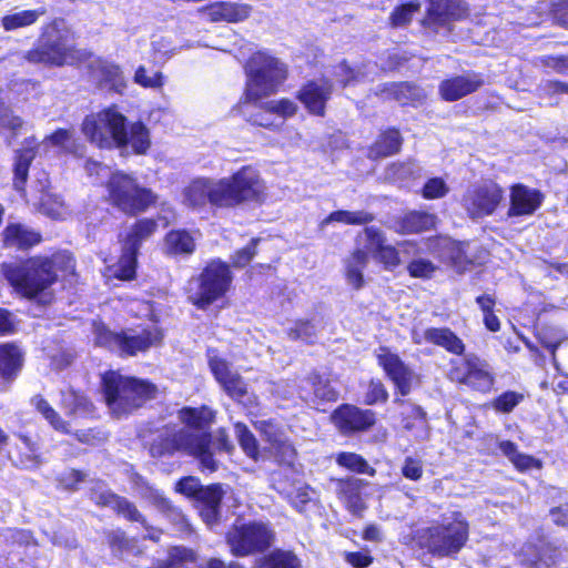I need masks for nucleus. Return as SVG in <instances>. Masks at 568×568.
I'll return each mask as SVG.
<instances>
[{
	"mask_svg": "<svg viewBox=\"0 0 568 568\" xmlns=\"http://www.w3.org/2000/svg\"><path fill=\"white\" fill-rule=\"evenodd\" d=\"M232 274L227 264L212 261L202 273L189 282V300L199 308H206L230 288Z\"/></svg>",
	"mask_w": 568,
	"mask_h": 568,
	"instance_id": "9b49d317",
	"label": "nucleus"
},
{
	"mask_svg": "<svg viewBox=\"0 0 568 568\" xmlns=\"http://www.w3.org/2000/svg\"><path fill=\"white\" fill-rule=\"evenodd\" d=\"M23 356L20 349L11 344L0 345V376L3 381L13 379L22 367Z\"/></svg>",
	"mask_w": 568,
	"mask_h": 568,
	"instance_id": "e433bc0d",
	"label": "nucleus"
},
{
	"mask_svg": "<svg viewBox=\"0 0 568 568\" xmlns=\"http://www.w3.org/2000/svg\"><path fill=\"white\" fill-rule=\"evenodd\" d=\"M483 84L480 74L468 72L442 81L438 91L443 100L452 102L477 91Z\"/></svg>",
	"mask_w": 568,
	"mask_h": 568,
	"instance_id": "5701e85b",
	"label": "nucleus"
},
{
	"mask_svg": "<svg viewBox=\"0 0 568 568\" xmlns=\"http://www.w3.org/2000/svg\"><path fill=\"white\" fill-rule=\"evenodd\" d=\"M373 220V214L365 211H335L323 221V224H327L331 222H339L344 224L362 225L367 224Z\"/></svg>",
	"mask_w": 568,
	"mask_h": 568,
	"instance_id": "09e8293b",
	"label": "nucleus"
},
{
	"mask_svg": "<svg viewBox=\"0 0 568 568\" xmlns=\"http://www.w3.org/2000/svg\"><path fill=\"white\" fill-rule=\"evenodd\" d=\"M179 418L185 425V428L155 442L151 447L152 455L162 456L182 452L199 458L205 469L216 470L217 463L210 449V427L214 419L213 410L205 406L200 408L185 407L179 412Z\"/></svg>",
	"mask_w": 568,
	"mask_h": 568,
	"instance_id": "f257e3e1",
	"label": "nucleus"
},
{
	"mask_svg": "<svg viewBox=\"0 0 568 568\" xmlns=\"http://www.w3.org/2000/svg\"><path fill=\"white\" fill-rule=\"evenodd\" d=\"M253 568H301V561L292 551L276 549L257 559Z\"/></svg>",
	"mask_w": 568,
	"mask_h": 568,
	"instance_id": "a19ab883",
	"label": "nucleus"
},
{
	"mask_svg": "<svg viewBox=\"0 0 568 568\" xmlns=\"http://www.w3.org/2000/svg\"><path fill=\"white\" fill-rule=\"evenodd\" d=\"M305 383L312 387L315 398L322 402H335L338 392L331 385L329 381L323 378L318 373H311Z\"/></svg>",
	"mask_w": 568,
	"mask_h": 568,
	"instance_id": "c03bdc74",
	"label": "nucleus"
},
{
	"mask_svg": "<svg viewBox=\"0 0 568 568\" xmlns=\"http://www.w3.org/2000/svg\"><path fill=\"white\" fill-rule=\"evenodd\" d=\"M545 195L525 184H514L509 190L508 216H531L541 206Z\"/></svg>",
	"mask_w": 568,
	"mask_h": 568,
	"instance_id": "aec40b11",
	"label": "nucleus"
},
{
	"mask_svg": "<svg viewBox=\"0 0 568 568\" xmlns=\"http://www.w3.org/2000/svg\"><path fill=\"white\" fill-rule=\"evenodd\" d=\"M182 203L193 210H200L207 204L223 207L220 179L195 178L182 190Z\"/></svg>",
	"mask_w": 568,
	"mask_h": 568,
	"instance_id": "dca6fc26",
	"label": "nucleus"
},
{
	"mask_svg": "<svg viewBox=\"0 0 568 568\" xmlns=\"http://www.w3.org/2000/svg\"><path fill=\"white\" fill-rule=\"evenodd\" d=\"M503 200V187L494 181H485L469 186L460 203L469 219L479 220L494 214Z\"/></svg>",
	"mask_w": 568,
	"mask_h": 568,
	"instance_id": "4468645a",
	"label": "nucleus"
},
{
	"mask_svg": "<svg viewBox=\"0 0 568 568\" xmlns=\"http://www.w3.org/2000/svg\"><path fill=\"white\" fill-rule=\"evenodd\" d=\"M126 118L116 108H106L88 114L81 123V132L94 146L113 150L125 143Z\"/></svg>",
	"mask_w": 568,
	"mask_h": 568,
	"instance_id": "423d86ee",
	"label": "nucleus"
},
{
	"mask_svg": "<svg viewBox=\"0 0 568 568\" xmlns=\"http://www.w3.org/2000/svg\"><path fill=\"white\" fill-rule=\"evenodd\" d=\"M376 357L378 365L384 369L402 396L408 395L413 387L419 383L418 375L389 348L379 347L376 351Z\"/></svg>",
	"mask_w": 568,
	"mask_h": 568,
	"instance_id": "f3484780",
	"label": "nucleus"
},
{
	"mask_svg": "<svg viewBox=\"0 0 568 568\" xmlns=\"http://www.w3.org/2000/svg\"><path fill=\"white\" fill-rule=\"evenodd\" d=\"M428 250L440 260L449 262L458 272H464L470 264L465 253V245L450 239L438 237L432 240Z\"/></svg>",
	"mask_w": 568,
	"mask_h": 568,
	"instance_id": "393cba45",
	"label": "nucleus"
},
{
	"mask_svg": "<svg viewBox=\"0 0 568 568\" xmlns=\"http://www.w3.org/2000/svg\"><path fill=\"white\" fill-rule=\"evenodd\" d=\"M224 491L221 485H210L200 489L196 499L202 506H220Z\"/></svg>",
	"mask_w": 568,
	"mask_h": 568,
	"instance_id": "bf43d9fd",
	"label": "nucleus"
},
{
	"mask_svg": "<svg viewBox=\"0 0 568 568\" xmlns=\"http://www.w3.org/2000/svg\"><path fill=\"white\" fill-rule=\"evenodd\" d=\"M403 139L398 131L388 130L384 132L371 148V158H384L397 153L400 150Z\"/></svg>",
	"mask_w": 568,
	"mask_h": 568,
	"instance_id": "79ce46f5",
	"label": "nucleus"
},
{
	"mask_svg": "<svg viewBox=\"0 0 568 568\" xmlns=\"http://www.w3.org/2000/svg\"><path fill=\"white\" fill-rule=\"evenodd\" d=\"M468 538V524L460 514L444 518L443 524L429 530V549L439 556L458 552Z\"/></svg>",
	"mask_w": 568,
	"mask_h": 568,
	"instance_id": "ddd939ff",
	"label": "nucleus"
},
{
	"mask_svg": "<svg viewBox=\"0 0 568 568\" xmlns=\"http://www.w3.org/2000/svg\"><path fill=\"white\" fill-rule=\"evenodd\" d=\"M134 82L145 89H160L164 84V75L160 71L151 74L144 65H140L133 77Z\"/></svg>",
	"mask_w": 568,
	"mask_h": 568,
	"instance_id": "5fc2aeb1",
	"label": "nucleus"
},
{
	"mask_svg": "<svg viewBox=\"0 0 568 568\" xmlns=\"http://www.w3.org/2000/svg\"><path fill=\"white\" fill-rule=\"evenodd\" d=\"M255 428L260 432L263 440L268 444L270 453L280 464H293L296 450L286 434L276 424L270 420H258L255 423Z\"/></svg>",
	"mask_w": 568,
	"mask_h": 568,
	"instance_id": "6ab92c4d",
	"label": "nucleus"
},
{
	"mask_svg": "<svg viewBox=\"0 0 568 568\" xmlns=\"http://www.w3.org/2000/svg\"><path fill=\"white\" fill-rule=\"evenodd\" d=\"M335 485L336 494L345 507L353 515L362 516L366 508V505L361 496L364 481L355 477H348L346 479H337Z\"/></svg>",
	"mask_w": 568,
	"mask_h": 568,
	"instance_id": "bb28decb",
	"label": "nucleus"
},
{
	"mask_svg": "<svg viewBox=\"0 0 568 568\" xmlns=\"http://www.w3.org/2000/svg\"><path fill=\"white\" fill-rule=\"evenodd\" d=\"M437 266L426 258H414L408 265L407 271L412 277L429 280L437 271Z\"/></svg>",
	"mask_w": 568,
	"mask_h": 568,
	"instance_id": "4d7b16f0",
	"label": "nucleus"
},
{
	"mask_svg": "<svg viewBox=\"0 0 568 568\" xmlns=\"http://www.w3.org/2000/svg\"><path fill=\"white\" fill-rule=\"evenodd\" d=\"M252 8L236 2H215L202 9L204 18L211 22H240L248 18Z\"/></svg>",
	"mask_w": 568,
	"mask_h": 568,
	"instance_id": "a878e982",
	"label": "nucleus"
},
{
	"mask_svg": "<svg viewBox=\"0 0 568 568\" xmlns=\"http://www.w3.org/2000/svg\"><path fill=\"white\" fill-rule=\"evenodd\" d=\"M524 395L516 392H506L497 397L493 404L494 408L498 412L509 413L511 412L521 400Z\"/></svg>",
	"mask_w": 568,
	"mask_h": 568,
	"instance_id": "0e129e2a",
	"label": "nucleus"
},
{
	"mask_svg": "<svg viewBox=\"0 0 568 568\" xmlns=\"http://www.w3.org/2000/svg\"><path fill=\"white\" fill-rule=\"evenodd\" d=\"M207 358L210 369L223 390L230 397L241 400L247 393L243 377L232 369L230 363L216 349L209 348Z\"/></svg>",
	"mask_w": 568,
	"mask_h": 568,
	"instance_id": "a211bd4d",
	"label": "nucleus"
},
{
	"mask_svg": "<svg viewBox=\"0 0 568 568\" xmlns=\"http://www.w3.org/2000/svg\"><path fill=\"white\" fill-rule=\"evenodd\" d=\"M336 462L338 465L359 474L374 475L375 473L362 456L354 453H342L337 456Z\"/></svg>",
	"mask_w": 568,
	"mask_h": 568,
	"instance_id": "864d4df0",
	"label": "nucleus"
},
{
	"mask_svg": "<svg viewBox=\"0 0 568 568\" xmlns=\"http://www.w3.org/2000/svg\"><path fill=\"white\" fill-rule=\"evenodd\" d=\"M383 93L402 105L419 104L426 98V92L423 89L408 82L387 84Z\"/></svg>",
	"mask_w": 568,
	"mask_h": 568,
	"instance_id": "72a5a7b5",
	"label": "nucleus"
},
{
	"mask_svg": "<svg viewBox=\"0 0 568 568\" xmlns=\"http://www.w3.org/2000/svg\"><path fill=\"white\" fill-rule=\"evenodd\" d=\"M3 243L8 247L28 248L41 242L39 232L20 223L9 224L2 232Z\"/></svg>",
	"mask_w": 568,
	"mask_h": 568,
	"instance_id": "7c9ffc66",
	"label": "nucleus"
},
{
	"mask_svg": "<svg viewBox=\"0 0 568 568\" xmlns=\"http://www.w3.org/2000/svg\"><path fill=\"white\" fill-rule=\"evenodd\" d=\"M388 398V392L384 384L378 379H372L365 393L364 402L366 405L385 403Z\"/></svg>",
	"mask_w": 568,
	"mask_h": 568,
	"instance_id": "680f3d73",
	"label": "nucleus"
},
{
	"mask_svg": "<svg viewBox=\"0 0 568 568\" xmlns=\"http://www.w3.org/2000/svg\"><path fill=\"white\" fill-rule=\"evenodd\" d=\"M425 342L444 347L446 351L460 355L465 349L463 341L449 328H428L424 332Z\"/></svg>",
	"mask_w": 568,
	"mask_h": 568,
	"instance_id": "4c0bfd02",
	"label": "nucleus"
},
{
	"mask_svg": "<svg viewBox=\"0 0 568 568\" xmlns=\"http://www.w3.org/2000/svg\"><path fill=\"white\" fill-rule=\"evenodd\" d=\"M94 336L97 345L115 351L120 355L134 356L139 352H146L151 347L161 345L164 335L158 326L114 333L103 325H95Z\"/></svg>",
	"mask_w": 568,
	"mask_h": 568,
	"instance_id": "6e6552de",
	"label": "nucleus"
},
{
	"mask_svg": "<svg viewBox=\"0 0 568 568\" xmlns=\"http://www.w3.org/2000/svg\"><path fill=\"white\" fill-rule=\"evenodd\" d=\"M60 24L59 21H53L47 26L36 45L26 51L22 59L32 64L57 68L75 63L79 53Z\"/></svg>",
	"mask_w": 568,
	"mask_h": 568,
	"instance_id": "39448f33",
	"label": "nucleus"
},
{
	"mask_svg": "<svg viewBox=\"0 0 568 568\" xmlns=\"http://www.w3.org/2000/svg\"><path fill=\"white\" fill-rule=\"evenodd\" d=\"M335 426L343 433L365 430L374 425L375 413L352 405L338 407L332 415Z\"/></svg>",
	"mask_w": 568,
	"mask_h": 568,
	"instance_id": "4be33fe9",
	"label": "nucleus"
},
{
	"mask_svg": "<svg viewBox=\"0 0 568 568\" xmlns=\"http://www.w3.org/2000/svg\"><path fill=\"white\" fill-rule=\"evenodd\" d=\"M448 192L449 186L442 178H432L425 183L422 195L427 200H435L446 196Z\"/></svg>",
	"mask_w": 568,
	"mask_h": 568,
	"instance_id": "13d9d810",
	"label": "nucleus"
},
{
	"mask_svg": "<svg viewBox=\"0 0 568 568\" xmlns=\"http://www.w3.org/2000/svg\"><path fill=\"white\" fill-rule=\"evenodd\" d=\"M393 403L402 408L400 414L403 416L402 423L404 428L408 430L412 429L415 426L414 420L419 422L423 426L426 424V414L419 406L397 397Z\"/></svg>",
	"mask_w": 568,
	"mask_h": 568,
	"instance_id": "de8ad7c7",
	"label": "nucleus"
},
{
	"mask_svg": "<svg viewBox=\"0 0 568 568\" xmlns=\"http://www.w3.org/2000/svg\"><path fill=\"white\" fill-rule=\"evenodd\" d=\"M45 13L44 9L22 10L4 16L1 26L6 31H13L34 24Z\"/></svg>",
	"mask_w": 568,
	"mask_h": 568,
	"instance_id": "37998d69",
	"label": "nucleus"
},
{
	"mask_svg": "<svg viewBox=\"0 0 568 568\" xmlns=\"http://www.w3.org/2000/svg\"><path fill=\"white\" fill-rule=\"evenodd\" d=\"M437 217L427 212L413 211L395 222V231L400 234H413L435 227Z\"/></svg>",
	"mask_w": 568,
	"mask_h": 568,
	"instance_id": "2f4dec72",
	"label": "nucleus"
},
{
	"mask_svg": "<svg viewBox=\"0 0 568 568\" xmlns=\"http://www.w3.org/2000/svg\"><path fill=\"white\" fill-rule=\"evenodd\" d=\"M223 209L246 203H262L267 196V187L261 173L247 165L230 176L221 178Z\"/></svg>",
	"mask_w": 568,
	"mask_h": 568,
	"instance_id": "0eeeda50",
	"label": "nucleus"
},
{
	"mask_svg": "<svg viewBox=\"0 0 568 568\" xmlns=\"http://www.w3.org/2000/svg\"><path fill=\"white\" fill-rule=\"evenodd\" d=\"M369 262L366 248L357 247L343 260V270L346 283L353 290H361L365 285L364 271Z\"/></svg>",
	"mask_w": 568,
	"mask_h": 568,
	"instance_id": "cd10ccee",
	"label": "nucleus"
},
{
	"mask_svg": "<svg viewBox=\"0 0 568 568\" xmlns=\"http://www.w3.org/2000/svg\"><path fill=\"white\" fill-rule=\"evenodd\" d=\"M62 404L68 414L89 413L92 406L83 395L73 390L63 393Z\"/></svg>",
	"mask_w": 568,
	"mask_h": 568,
	"instance_id": "6e6d98bb",
	"label": "nucleus"
},
{
	"mask_svg": "<svg viewBox=\"0 0 568 568\" xmlns=\"http://www.w3.org/2000/svg\"><path fill=\"white\" fill-rule=\"evenodd\" d=\"M90 73L100 85L109 87L115 91H120L125 87L123 72L115 63L95 59L90 63Z\"/></svg>",
	"mask_w": 568,
	"mask_h": 568,
	"instance_id": "c85d7f7f",
	"label": "nucleus"
},
{
	"mask_svg": "<svg viewBox=\"0 0 568 568\" xmlns=\"http://www.w3.org/2000/svg\"><path fill=\"white\" fill-rule=\"evenodd\" d=\"M247 74L245 99L257 101L276 91L284 81L286 71L277 59L264 52H257L247 63Z\"/></svg>",
	"mask_w": 568,
	"mask_h": 568,
	"instance_id": "9d476101",
	"label": "nucleus"
},
{
	"mask_svg": "<svg viewBox=\"0 0 568 568\" xmlns=\"http://www.w3.org/2000/svg\"><path fill=\"white\" fill-rule=\"evenodd\" d=\"M1 273L14 292L28 300L47 304L51 301L50 288L57 281L50 270L49 256H33L20 263H3Z\"/></svg>",
	"mask_w": 568,
	"mask_h": 568,
	"instance_id": "f03ea898",
	"label": "nucleus"
},
{
	"mask_svg": "<svg viewBox=\"0 0 568 568\" xmlns=\"http://www.w3.org/2000/svg\"><path fill=\"white\" fill-rule=\"evenodd\" d=\"M32 204L42 214L53 220H65L70 216L69 206L57 194L42 190L38 197L32 199Z\"/></svg>",
	"mask_w": 568,
	"mask_h": 568,
	"instance_id": "c9c22d12",
	"label": "nucleus"
},
{
	"mask_svg": "<svg viewBox=\"0 0 568 568\" xmlns=\"http://www.w3.org/2000/svg\"><path fill=\"white\" fill-rule=\"evenodd\" d=\"M235 434L240 446L250 458L257 460L260 456L257 440L247 427L241 423L235 424Z\"/></svg>",
	"mask_w": 568,
	"mask_h": 568,
	"instance_id": "3c124183",
	"label": "nucleus"
},
{
	"mask_svg": "<svg viewBox=\"0 0 568 568\" xmlns=\"http://www.w3.org/2000/svg\"><path fill=\"white\" fill-rule=\"evenodd\" d=\"M32 404L54 429L62 433L69 432L67 423H64L59 417L58 413L49 405V403L44 398H42L41 396H34L32 398Z\"/></svg>",
	"mask_w": 568,
	"mask_h": 568,
	"instance_id": "8fccbe9b",
	"label": "nucleus"
},
{
	"mask_svg": "<svg viewBox=\"0 0 568 568\" xmlns=\"http://www.w3.org/2000/svg\"><path fill=\"white\" fill-rule=\"evenodd\" d=\"M164 250L168 254H191L195 250V239L184 230L171 231L164 240Z\"/></svg>",
	"mask_w": 568,
	"mask_h": 568,
	"instance_id": "58836bf2",
	"label": "nucleus"
},
{
	"mask_svg": "<svg viewBox=\"0 0 568 568\" xmlns=\"http://www.w3.org/2000/svg\"><path fill=\"white\" fill-rule=\"evenodd\" d=\"M138 250L125 247L122 243V254L114 266V276L120 280H132L135 275Z\"/></svg>",
	"mask_w": 568,
	"mask_h": 568,
	"instance_id": "49530a36",
	"label": "nucleus"
},
{
	"mask_svg": "<svg viewBox=\"0 0 568 568\" xmlns=\"http://www.w3.org/2000/svg\"><path fill=\"white\" fill-rule=\"evenodd\" d=\"M499 448L519 470H528L532 468L539 469L541 466L540 462L536 458L520 454L517 450L516 445L511 442H501Z\"/></svg>",
	"mask_w": 568,
	"mask_h": 568,
	"instance_id": "a18cd8bd",
	"label": "nucleus"
},
{
	"mask_svg": "<svg viewBox=\"0 0 568 568\" xmlns=\"http://www.w3.org/2000/svg\"><path fill=\"white\" fill-rule=\"evenodd\" d=\"M274 541V532L267 524L253 521L236 525L227 535L231 552L237 557L248 556L255 551H263Z\"/></svg>",
	"mask_w": 568,
	"mask_h": 568,
	"instance_id": "f8f14e48",
	"label": "nucleus"
},
{
	"mask_svg": "<svg viewBox=\"0 0 568 568\" xmlns=\"http://www.w3.org/2000/svg\"><path fill=\"white\" fill-rule=\"evenodd\" d=\"M57 148L61 154H70L75 158H82L85 154V145L74 135L71 129H58L53 133L47 135L40 143L34 139L28 140L26 145L18 151L14 162V180L16 190L24 191L29 166L36 154L47 153L49 148Z\"/></svg>",
	"mask_w": 568,
	"mask_h": 568,
	"instance_id": "20e7f679",
	"label": "nucleus"
},
{
	"mask_svg": "<svg viewBox=\"0 0 568 568\" xmlns=\"http://www.w3.org/2000/svg\"><path fill=\"white\" fill-rule=\"evenodd\" d=\"M150 146L149 129L142 122H134L125 125V143L116 149L125 153L131 148L135 154H145Z\"/></svg>",
	"mask_w": 568,
	"mask_h": 568,
	"instance_id": "f704fd0d",
	"label": "nucleus"
},
{
	"mask_svg": "<svg viewBox=\"0 0 568 568\" xmlns=\"http://www.w3.org/2000/svg\"><path fill=\"white\" fill-rule=\"evenodd\" d=\"M265 110L282 118H288L295 114L296 104L291 100L282 99L280 101L267 102L265 104Z\"/></svg>",
	"mask_w": 568,
	"mask_h": 568,
	"instance_id": "774afa93",
	"label": "nucleus"
},
{
	"mask_svg": "<svg viewBox=\"0 0 568 568\" xmlns=\"http://www.w3.org/2000/svg\"><path fill=\"white\" fill-rule=\"evenodd\" d=\"M329 95L331 85L327 82H310L300 91L298 99L310 112L322 115Z\"/></svg>",
	"mask_w": 568,
	"mask_h": 568,
	"instance_id": "c756f323",
	"label": "nucleus"
},
{
	"mask_svg": "<svg viewBox=\"0 0 568 568\" xmlns=\"http://www.w3.org/2000/svg\"><path fill=\"white\" fill-rule=\"evenodd\" d=\"M50 270L55 274L57 271L72 274L74 272L75 263L73 256L68 252H60L49 257Z\"/></svg>",
	"mask_w": 568,
	"mask_h": 568,
	"instance_id": "e2e57ef3",
	"label": "nucleus"
},
{
	"mask_svg": "<svg viewBox=\"0 0 568 568\" xmlns=\"http://www.w3.org/2000/svg\"><path fill=\"white\" fill-rule=\"evenodd\" d=\"M286 335L292 341L312 343L316 336L315 326L308 321H296L286 328Z\"/></svg>",
	"mask_w": 568,
	"mask_h": 568,
	"instance_id": "603ef678",
	"label": "nucleus"
},
{
	"mask_svg": "<svg viewBox=\"0 0 568 568\" xmlns=\"http://www.w3.org/2000/svg\"><path fill=\"white\" fill-rule=\"evenodd\" d=\"M364 236L368 254L372 253L375 260L384 264L385 268L393 270L400 264L397 248L386 244L385 236L378 229L366 227Z\"/></svg>",
	"mask_w": 568,
	"mask_h": 568,
	"instance_id": "b1692460",
	"label": "nucleus"
},
{
	"mask_svg": "<svg viewBox=\"0 0 568 568\" xmlns=\"http://www.w3.org/2000/svg\"><path fill=\"white\" fill-rule=\"evenodd\" d=\"M91 498L101 506H108L132 521H142L136 507L125 498L112 494L110 490L93 491Z\"/></svg>",
	"mask_w": 568,
	"mask_h": 568,
	"instance_id": "473e14b6",
	"label": "nucleus"
},
{
	"mask_svg": "<svg viewBox=\"0 0 568 568\" xmlns=\"http://www.w3.org/2000/svg\"><path fill=\"white\" fill-rule=\"evenodd\" d=\"M419 8L420 4L418 2H409L397 8L392 14L393 24L396 27L405 26L412 20Z\"/></svg>",
	"mask_w": 568,
	"mask_h": 568,
	"instance_id": "338daca9",
	"label": "nucleus"
},
{
	"mask_svg": "<svg viewBox=\"0 0 568 568\" xmlns=\"http://www.w3.org/2000/svg\"><path fill=\"white\" fill-rule=\"evenodd\" d=\"M453 381L465 384L480 392H488L494 385V376L486 361L475 354H467L456 362L450 369Z\"/></svg>",
	"mask_w": 568,
	"mask_h": 568,
	"instance_id": "2eb2a0df",
	"label": "nucleus"
},
{
	"mask_svg": "<svg viewBox=\"0 0 568 568\" xmlns=\"http://www.w3.org/2000/svg\"><path fill=\"white\" fill-rule=\"evenodd\" d=\"M106 190L110 203L129 215L144 212L156 201L150 189L140 186L134 178L123 172L111 174Z\"/></svg>",
	"mask_w": 568,
	"mask_h": 568,
	"instance_id": "1a4fd4ad",
	"label": "nucleus"
},
{
	"mask_svg": "<svg viewBox=\"0 0 568 568\" xmlns=\"http://www.w3.org/2000/svg\"><path fill=\"white\" fill-rule=\"evenodd\" d=\"M468 14V7L463 0H428L424 24L443 27Z\"/></svg>",
	"mask_w": 568,
	"mask_h": 568,
	"instance_id": "412c9836",
	"label": "nucleus"
},
{
	"mask_svg": "<svg viewBox=\"0 0 568 568\" xmlns=\"http://www.w3.org/2000/svg\"><path fill=\"white\" fill-rule=\"evenodd\" d=\"M158 225L154 220L142 219L135 222L122 239L125 247H133L139 251L141 243L149 239L156 230Z\"/></svg>",
	"mask_w": 568,
	"mask_h": 568,
	"instance_id": "ea45409f",
	"label": "nucleus"
},
{
	"mask_svg": "<svg viewBox=\"0 0 568 568\" xmlns=\"http://www.w3.org/2000/svg\"><path fill=\"white\" fill-rule=\"evenodd\" d=\"M102 386L105 403L116 416L132 412L156 394L155 385L112 371L102 376Z\"/></svg>",
	"mask_w": 568,
	"mask_h": 568,
	"instance_id": "7ed1b4c3",
	"label": "nucleus"
},
{
	"mask_svg": "<svg viewBox=\"0 0 568 568\" xmlns=\"http://www.w3.org/2000/svg\"><path fill=\"white\" fill-rule=\"evenodd\" d=\"M400 471L405 478L417 481L424 474L423 462L419 458L408 456L404 459Z\"/></svg>",
	"mask_w": 568,
	"mask_h": 568,
	"instance_id": "69168bd1",
	"label": "nucleus"
},
{
	"mask_svg": "<svg viewBox=\"0 0 568 568\" xmlns=\"http://www.w3.org/2000/svg\"><path fill=\"white\" fill-rule=\"evenodd\" d=\"M417 166L413 162L394 163L386 170V179L393 181H404L410 178L416 171Z\"/></svg>",
	"mask_w": 568,
	"mask_h": 568,
	"instance_id": "052dcab7",
	"label": "nucleus"
}]
</instances>
